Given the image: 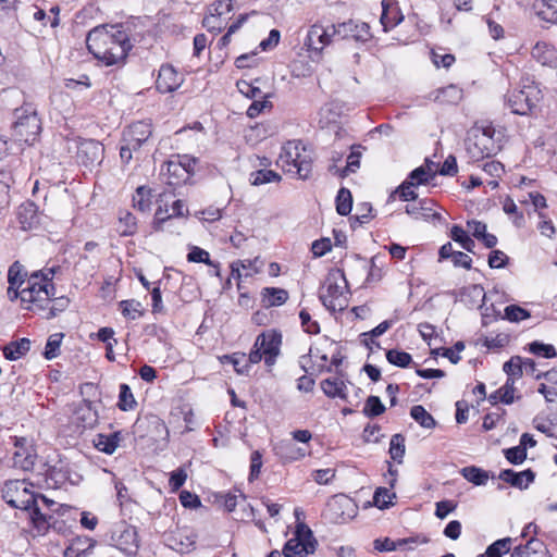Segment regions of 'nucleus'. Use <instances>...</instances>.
<instances>
[{
    "label": "nucleus",
    "mask_w": 557,
    "mask_h": 557,
    "mask_svg": "<svg viewBox=\"0 0 557 557\" xmlns=\"http://www.w3.org/2000/svg\"><path fill=\"white\" fill-rule=\"evenodd\" d=\"M54 269H49L47 272H35L27 280V273L24 271L23 265L15 261L8 271L9 287L7 290L8 298L11 301L21 299L22 307L35 308V306H42L44 301L48 300L49 292L45 287V282L52 280Z\"/></svg>",
    "instance_id": "1"
},
{
    "label": "nucleus",
    "mask_w": 557,
    "mask_h": 557,
    "mask_svg": "<svg viewBox=\"0 0 557 557\" xmlns=\"http://www.w3.org/2000/svg\"><path fill=\"white\" fill-rule=\"evenodd\" d=\"M88 51L104 65L125 60L132 48L128 35L119 25H101L91 29L86 38Z\"/></svg>",
    "instance_id": "2"
},
{
    "label": "nucleus",
    "mask_w": 557,
    "mask_h": 557,
    "mask_svg": "<svg viewBox=\"0 0 557 557\" xmlns=\"http://www.w3.org/2000/svg\"><path fill=\"white\" fill-rule=\"evenodd\" d=\"M32 483L26 480H9L2 487V498L13 508L29 511L32 522L38 533L49 528L51 516L41 512V505L37 503L36 494L30 491Z\"/></svg>",
    "instance_id": "3"
},
{
    "label": "nucleus",
    "mask_w": 557,
    "mask_h": 557,
    "mask_svg": "<svg viewBox=\"0 0 557 557\" xmlns=\"http://www.w3.org/2000/svg\"><path fill=\"white\" fill-rule=\"evenodd\" d=\"M277 163L288 173L299 178L309 177L312 170V158L300 141H288L282 149Z\"/></svg>",
    "instance_id": "4"
},
{
    "label": "nucleus",
    "mask_w": 557,
    "mask_h": 557,
    "mask_svg": "<svg viewBox=\"0 0 557 557\" xmlns=\"http://www.w3.org/2000/svg\"><path fill=\"white\" fill-rule=\"evenodd\" d=\"M492 125L475 127L466 144L467 152L472 161L495 156L500 150V139L495 138Z\"/></svg>",
    "instance_id": "5"
},
{
    "label": "nucleus",
    "mask_w": 557,
    "mask_h": 557,
    "mask_svg": "<svg viewBox=\"0 0 557 557\" xmlns=\"http://www.w3.org/2000/svg\"><path fill=\"white\" fill-rule=\"evenodd\" d=\"M14 116L15 136L27 144L35 141L41 131V122L36 108L32 103H24L15 109Z\"/></svg>",
    "instance_id": "6"
},
{
    "label": "nucleus",
    "mask_w": 557,
    "mask_h": 557,
    "mask_svg": "<svg viewBox=\"0 0 557 557\" xmlns=\"http://www.w3.org/2000/svg\"><path fill=\"white\" fill-rule=\"evenodd\" d=\"M541 100V90L532 84L523 85L520 89L508 91L505 103L513 114L527 115L532 113Z\"/></svg>",
    "instance_id": "7"
},
{
    "label": "nucleus",
    "mask_w": 557,
    "mask_h": 557,
    "mask_svg": "<svg viewBox=\"0 0 557 557\" xmlns=\"http://www.w3.org/2000/svg\"><path fill=\"white\" fill-rule=\"evenodd\" d=\"M345 277L339 273H332L325 282V290L320 294V300L330 311H343L348 305L345 295Z\"/></svg>",
    "instance_id": "8"
},
{
    "label": "nucleus",
    "mask_w": 557,
    "mask_h": 557,
    "mask_svg": "<svg viewBox=\"0 0 557 557\" xmlns=\"http://www.w3.org/2000/svg\"><path fill=\"white\" fill-rule=\"evenodd\" d=\"M317 547V540L312 531L305 524L296 528L295 536L289 539L283 548L285 557H307L313 554Z\"/></svg>",
    "instance_id": "9"
},
{
    "label": "nucleus",
    "mask_w": 557,
    "mask_h": 557,
    "mask_svg": "<svg viewBox=\"0 0 557 557\" xmlns=\"http://www.w3.org/2000/svg\"><path fill=\"white\" fill-rule=\"evenodd\" d=\"M51 281L52 280L45 282V287L49 292L48 300L44 301L41 307L32 304L35 308H26V310L38 312L47 320L57 317L60 312H63L70 304V300L66 297H54L55 288Z\"/></svg>",
    "instance_id": "10"
},
{
    "label": "nucleus",
    "mask_w": 557,
    "mask_h": 557,
    "mask_svg": "<svg viewBox=\"0 0 557 557\" xmlns=\"http://www.w3.org/2000/svg\"><path fill=\"white\" fill-rule=\"evenodd\" d=\"M333 28H335V24L327 26H323L320 23L313 24L307 33L305 46L309 51L321 53L337 37V34H333Z\"/></svg>",
    "instance_id": "11"
},
{
    "label": "nucleus",
    "mask_w": 557,
    "mask_h": 557,
    "mask_svg": "<svg viewBox=\"0 0 557 557\" xmlns=\"http://www.w3.org/2000/svg\"><path fill=\"white\" fill-rule=\"evenodd\" d=\"M282 335L274 330L261 333L255 341V347L261 349L268 367H272L275 363L276 357L280 355Z\"/></svg>",
    "instance_id": "12"
},
{
    "label": "nucleus",
    "mask_w": 557,
    "mask_h": 557,
    "mask_svg": "<svg viewBox=\"0 0 557 557\" xmlns=\"http://www.w3.org/2000/svg\"><path fill=\"white\" fill-rule=\"evenodd\" d=\"M36 458V449L26 438L14 437V450L11 458L13 468L29 471L34 468Z\"/></svg>",
    "instance_id": "13"
},
{
    "label": "nucleus",
    "mask_w": 557,
    "mask_h": 557,
    "mask_svg": "<svg viewBox=\"0 0 557 557\" xmlns=\"http://www.w3.org/2000/svg\"><path fill=\"white\" fill-rule=\"evenodd\" d=\"M76 158L85 166L99 164L103 157V146L95 139L73 140Z\"/></svg>",
    "instance_id": "14"
},
{
    "label": "nucleus",
    "mask_w": 557,
    "mask_h": 557,
    "mask_svg": "<svg viewBox=\"0 0 557 557\" xmlns=\"http://www.w3.org/2000/svg\"><path fill=\"white\" fill-rule=\"evenodd\" d=\"M332 32L337 34L341 39H354L361 42H366L372 37L369 24L355 20L336 24Z\"/></svg>",
    "instance_id": "15"
},
{
    "label": "nucleus",
    "mask_w": 557,
    "mask_h": 557,
    "mask_svg": "<svg viewBox=\"0 0 557 557\" xmlns=\"http://www.w3.org/2000/svg\"><path fill=\"white\" fill-rule=\"evenodd\" d=\"M356 511L352 499L343 495L333 497L327 503L329 519L335 523H343L351 519Z\"/></svg>",
    "instance_id": "16"
},
{
    "label": "nucleus",
    "mask_w": 557,
    "mask_h": 557,
    "mask_svg": "<svg viewBox=\"0 0 557 557\" xmlns=\"http://www.w3.org/2000/svg\"><path fill=\"white\" fill-rule=\"evenodd\" d=\"M112 541L121 552L129 556L135 555L139 548L136 528L124 523L113 533Z\"/></svg>",
    "instance_id": "17"
},
{
    "label": "nucleus",
    "mask_w": 557,
    "mask_h": 557,
    "mask_svg": "<svg viewBox=\"0 0 557 557\" xmlns=\"http://www.w3.org/2000/svg\"><path fill=\"white\" fill-rule=\"evenodd\" d=\"M184 75L178 73L172 64H163L159 70L156 88L162 94L173 92L184 83Z\"/></svg>",
    "instance_id": "18"
},
{
    "label": "nucleus",
    "mask_w": 557,
    "mask_h": 557,
    "mask_svg": "<svg viewBox=\"0 0 557 557\" xmlns=\"http://www.w3.org/2000/svg\"><path fill=\"white\" fill-rule=\"evenodd\" d=\"M77 480L78 475L71 471L67 463L62 461L50 467L46 472L45 479L47 486L50 488L62 487L67 482L75 484Z\"/></svg>",
    "instance_id": "19"
},
{
    "label": "nucleus",
    "mask_w": 557,
    "mask_h": 557,
    "mask_svg": "<svg viewBox=\"0 0 557 557\" xmlns=\"http://www.w3.org/2000/svg\"><path fill=\"white\" fill-rule=\"evenodd\" d=\"M151 124L146 121H138L131 124L123 132V143L139 149L144 143L151 136Z\"/></svg>",
    "instance_id": "20"
},
{
    "label": "nucleus",
    "mask_w": 557,
    "mask_h": 557,
    "mask_svg": "<svg viewBox=\"0 0 557 557\" xmlns=\"http://www.w3.org/2000/svg\"><path fill=\"white\" fill-rule=\"evenodd\" d=\"M275 455L284 462H292L304 458L307 454L306 449L297 447L294 441L283 440L273 447Z\"/></svg>",
    "instance_id": "21"
},
{
    "label": "nucleus",
    "mask_w": 557,
    "mask_h": 557,
    "mask_svg": "<svg viewBox=\"0 0 557 557\" xmlns=\"http://www.w3.org/2000/svg\"><path fill=\"white\" fill-rule=\"evenodd\" d=\"M403 20L404 15L396 2L391 0L382 1V14L380 21L385 32L397 26Z\"/></svg>",
    "instance_id": "22"
},
{
    "label": "nucleus",
    "mask_w": 557,
    "mask_h": 557,
    "mask_svg": "<svg viewBox=\"0 0 557 557\" xmlns=\"http://www.w3.org/2000/svg\"><path fill=\"white\" fill-rule=\"evenodd\" d=\"M17 219L23 230H34L40 224L38 208L34 202L22 203L17 210Z\"/></svg>",
    "instance_id": "23"
},
{
    "label": "nucleus",
    "mask_w": 557,
    "mask_h": 557,
    "mask_svg": "<svg viewBox=\"0 0 557 557\" xmlns=\"http://www.w3.org/2000/svg\"><path fill=\"white\" fill-rule=\"evenodd\" d=\"M498 478L502 481L509 483L511 486L522 490L527 488L528 485L534 481L535 474L531 469L521 472L505 469L499 473Z\"/></svg>",
    "instance_id": "24"
},
{
    "label": "nucleus",
    "mask_w": 557,
    "mask_h": 557,
    "mask_svg": "<svg viewBox=\"0 0 557 557\" xmlns=\"http://www.w3.org/2000/svg\"><path fill=\"white\" fill-rule=\"evenodd\" d=\"M30 349V341L28 338H20L15 342H10L3 347V355L8 360H17L24 357Z\"/></svg>",
    "instance_id": "25"
},
{
    "label": "nucleus",
    "mask_w": 557,
    "mask_h": 557,
    "mask_svg": "<svg viewBox=\"0 0 557 557\" xmlns=\"http://www.w3.org/2000/svg\"><path fill=\"white\" fill-rule=\"evenodd\" d=\"M323 393L330 398L346 399V385L343 380L338 377H327L321 382Z\"/></svg>",
    "instance_id": "26"
},
{
    "label": "nucleus",
    "mask_w": 557,
    "mask_h": 557,
    "mask_svg": "<svg viewBox=\"0 0 557 557\" xmlns=\"http://www.w3.org/2000/svg\"><path fill=\"white\" fill-rule=\"evenodd\" d=\"M534 8L540 18L557 24V0H535Z\"/></svg>",
    "instance_id": "27"
},
{
    "label": "nucleus",
    "mask_w": 557,
    "mask_h": 557,
    "mask_svg": "<svg viewBox=\"0 0 557 557\" xmlns=\"http://www.w3.org/2000/svg\"><path fill=\"white\" fill-rule=\"evenodd\" d=\"M264 307L281 306L288 299L287 290L276 287H265L261 292Z\"/></svg>",
    "instance_id": "28"
},
{
    "label": "nucleus",
    "mask_w": 557,
    "mask_h": 557,
    "mask_svg": "<svg viewBox=\"0 0 557 557\" xmlns=\"http://www.w3.org/2000/svg\"><path fill=\"white\" fill-rule=\"evenodd\" d=\"M120 440V433L117 432L109 435L99 434L95 440V446L98 450L111 455L116 450Z\"/></svg>",
    "instance_id": "29"
},
{
    "label": "nucleus",
    "mask_w": 557,
    "mask_h": 557,
    "mask_svg": "<svg viewBox=\"0 0 557 557\" xmlns=\"http://www.w3.org/2000/svg\"><path fill=\"white\" fill-rule=\"evenodd\" d=\"M460 473L467 481L478 486L484 485L490 478L487 471L475 466L465 467L460 470Z\"/></svg>",
    "instance_id": "30"
},
{
    "label": "nucleus",
    "mask_w": 557,
    "mask_h": 557,
    "mask_svg": "<svg viewBox=\"0 0 557 557\" xmlns=\"http://www.w3.org/2000/svg\"><path fill=\"white\" fill-rule=\"evenodd\" d=\"M410 416L422 428L434 429L436 426L435 419L421 405H416L411 407Z\"/></svg>",
    "instance_id": "31"
},
{
    "label": "nucleus",
    "mask_w": 557,
    "mask_h": 557,
    "mask_svg": "<svg viewBox=\"0 0 557 557\" xmlns=\"http://www.w3.org/2000/svg\"><path fill=\"white\" fill-rule=\"evenodd\" d=\"M134 208L141 212H147L151 207V189L146 186H139L133 196Z\"/></svg>",
    "instance_id": "32"
},
{
    "label": "nucleus",
    "mask_w": 557,
    "mask_h": 557,
    "mask_svg": "<svg viewBox=\"0 0 557 557\" xmlns=\"http://www.w3.org/2000/svg\"><path fill=\"white\" fill-rule=\"evenodd\" d=\"M352 208V197L347 188H341L336 196V211L341 215H348Z\"/></svg>",
    "instance_id": "33"
},
{
    "label": "nucleus",
    "mask_w": 557,
    "mask_h": 557,
    "mask_svg": "<svg viewBox=\"0 0 557 557\" xmlns=\"http://www.w3.org/2000/svg\"><path fill=\"white\" fill-rule=\"evenodd\" d=\"M450 236L456 243H459L465 250L473 252L475 243L468 236L461 226L454 225L450 231Z\"/></svg>",
    "instance_id": "34"
},
{
    "label": "nucleus",
    "mask_w": 557,
    "mask_h": 557,
    "mask_svg": "<svg viewBox=\"0 0 557 557\" xmlns=\"http://www.w3.org/2000/svg\"><path fill=\"white\" fill-rule=\"evenodd\" d=\"M13 182L12 174L9 171H0V209L10 202V186Z\"/></svg>",
    "instance_id": "35"
},
{
    "label": "nucleus",
    "mask_w": 557,
    "mask_h": 557,
    "mask_svg": "<svg viewBox=\"0 0 557 557\" xmlns=\"http://www.w3.org/2000/svg\"><path fill=\"white\" fill-rule=\"evenodd\" d=\"M405 450V437L401 434L393 435L389 443L391 458L394 461L401 463Z\"/></svg>",
    "instance_id": "36"
},
{
    "label": "nucleus",
    "mask_w": 557,
    "mask_h": 557,
    "mask_svg": "<svg viewBox=\"0 0 557 557\" xmlns=\"http://www.w3.org/2000/svg\"><path fill=\"white\" fill-rule=\"evenodd\" d=\"M281 180L280 174L272 170H259L250 174V182L255 186L263 185L271 182H278Z\"/></svg>",
    "instance_id": "37"
},
{
    "label": "nucleus",
    "mask_w": 557,
    "mask_h": 557,
    "mask_svg": "<svg viewBox=\"0 0 557 557\" xmlns=\"http://www.w3.org/2000/svg\"><path fill=\"white\" fill-rule=\"evenodd\" d=\"M385 411V406L377 396H369L366 400L362 413L368 418L377 417Z\"/></svg>",
    "instance_id": "38"
},
{
    "label": "nucleus",
    "mask_w": 557,
    "mask_h": 557,
    "mask_svg": "<svg viewBox=\"0 0 557 557\" xmlns=\"http://www.w3.org/2000/svg\"><path fill=\"white\" fill-rule=\"evenodd\" d=\"M436 175V171H433L431 168L426 169L424 166H419L414 169L409 176L407 177V181L414 182L416 186H419L421 184L429 183L431 180H433Z\"/></svg>",
    "instance_id": "39"
},
{
    "label": "nucleus",
    "mask_w": 557,
    "mask_h": 557,
    "mask_svg": "<svg viewBox=\"0 0 557 557\" xmlns=\"http://www.w3.org/2000/svg\"><path fill=\"white\" fill-rule=\"evenodd\" d=\"M395 497L396 494L391 492V490L386 487H379L374 492L373 504L380 509H385L393 504V498Z\"/></svg>",
    "instance_id": "40"
},
{
    "label": "nucleus",
    "mask_w": 557,
    "mask_h": 557,
    "mask_svg": "<svg viewBox=\"0 0 557 557\" xmlns=\"http://www.w3.org/2000/svg\"><path fill=\"white\" fill-rule=\"evenodd\" d=\"M386 359L389 363L399 368H407L412 361L410 354L397 349L387 350Z\"/></svg>",
    "instance_id": "41"
},
{
    "label": "nucleus",
    "mask_w": 557,
    "mask_h": 557,
    "mask_svg": "<svg viewBox=\"0 0 557 557\" xmlns=\"http://www.w3.org/2000/svg\"><path fill=\"white\" fill-rule=\"evenodd\" d=\"M529 351L535 356L547 359L555 358L557 356L556 349L553 345L544 344L539 341H534L529 344Z\"/></svg>",
    "instance_id": "42"
},
{
    "label": "nucleus",
    "mask_w": 557,
    "mask_h": 557,
    "mask_svg": "<svg viewBox=\"0 0 557 557\" xmlns=\"http://www.w3.org/2000/svg\"><path fill=\"white\" fill-rule=\"evenodd\" d=\"M512 540L510 537H505L495 541L491 544L486 549V557H503L504 554L510 550V544Z\"/></svg>",
    "instance_id": "43"
},
{
    "label": "nucleus",
    "mask_w": 557,
    "mask_h": 557,
    "mask_svg": "<svg viewBox=\"0 0 557 557\" xmlns=\"http://www.w3.org/2000/svg\"><path fill=\"white\" fill-rule=\"evenodd\" d=\"M503 370L508 375V377L513 380L521 377L523 374L522 358L520 356L511 357L507 362L504 363Z\"/></svg>",
    "instance_id": "44"
},
{
    "label": "nucleus",
    "mask_w": 557,
    "mask_h": 557,
    "mask_svg": "<svg viewBox=\"0 0 557 557\" xmlns=\"http://www.w3.org/2000/svg\"><path fill=\"white\" fill-rule=\"evenodd\" d=\"M187 260L189 262H202L208 265L214 267L216 269L215 275H218V276L220 275L219 264L211 261L209 252L199 247H194L191 249V251L187 255Z\"/></svg>",
    "instance_id": "45"
},
{
    "label": "nucleus",
    "mask_w": 557,
    "mask_h": 557,
    "mask_svg": "<svg viewBox=\"0 0 557 557\" xmlns=\"http://www.w3.org/2000/svg\"><path fill=\"white\" fill-rule=\"evenodd\" d=\"M527 557H533L535 555H540L541 557H547L548 550L546 549L544 543L535 537H531L525 545H522Z\"/></svg>",
    "instance_id": "46"
},
{
    "label": "nucleus",
    "mask_w": 557,
    "mask_h": 557,
    "mask_svg": "<svg viewBox=\"0 0 557 557\" xmlns=\"http://www.w3.org/2000/svg\"><path fill=\"white\" fill-rule=\"evenodd\" d=\"M119 408L123 411L131 410L135 407L136 400L134 395L127 384L120 385V395H119Z\"/></svg>",
    "instance_id": "47"
},
{
    "label": "nucleus",
    "mask_w": 557,
    "mask_h": 557,
    "mask_svg": "<svg viewBox=\"0 0 557 557\" xmlns=\"http://www.w3.org/2000/svg\"><path fill=\"white\" fill-rule=\"evenodd\" d=\"M531 317L530 312L517 305H509L505 308L504 319L510 322H520Z\"/></svg>",
    "instance_id": "48"
},
{
    "label": "nucleus",
    "mask_w": 557,
    "mask_h": 557,
    "mask_svg": "<svg viewBox=\"0 0 557 557\" xmlns=\"http://www.w3.org/2000/svg\"><path fill=\"white\" fill-rule=\"evenodd\" d=\"M461 89L455 85H449L438 90L436 99L442 102L457 103L461 99Z\"/></svg>",
    "instance_id": "49"
},
{
    "label": "nucleus",
    "mask_w": 557,
    "mask_h": 557,
    "mask_svg": "<svg viewBox=\"0 0 557 557\" xmlns=\"http://www.w3.org/2000/svg\"><path fill=\"white\" fill-rule=\"evenodd\" d=\"M62 338V333H55L49 336L44 352L46 359L51 360L59 355Z\"/></svg>",
    "instance_id": "50"
},
{
    "label": "nucleus",
    "mask_w": 557,
    "mask_h": 557,
    "mask_svg": "<svg viewBox=\"0 0 557 557\" xmlns=\"http://www.w3.org/2000/svg\"><path fill=\"white\" fill-rule=\"evenodd\" d=\"M416 187V183L414 182H409V181H405L403 182V184L394 191V194H392L391 197H393L394 195H398V197L403 200V201H410V200H416L418 198V195L417 193L414 191V188Z\"/></svg>",
    "instance_id": "51"
},
{
    "label": "nucleus",
    "mask_w": 557,
    "mask_h": 557,
    "mask_svg": "<svg viewBox=\"0 0 557 557\" xmlns=\"http://www.w3.org/2000/svg\"><path fill=\"white\" fill-rule=\"evenodd\" d=\"M225 360L230 361L238 374H246L248 373L249 364L247 362L246 354L243 352H236L232 356H224Z\"/></svg>",
    "instance_id": "52"
},
{
    "label": "nucleus",
    "mask_w": 557,
    "mask_h": 557,
    "mask_svg": "<svg viewBox=\"0 0 557 557\" xmlns=\"http://www.w3.org/2000/svg\"><path fill=\"white\" fill-rule=\"evenodd\" d=\"M221 17V15H218L212 11H209V14L206 15L202 21V26L206 27L208 32L220 33L225 24V22L222 21Z\"/></svg>",
    "instance_id": "53"
},
{
    "label": "nucleus",
    "mask_w": 557,
    "mask_h": 557,
    "mask_svg": "<svg viewBox=\"0 0 557 557\" xmlns=\"http://www.w3.org/2000/svg\"><path fill=\"white\" fill-rule=\"evenodd\" d=\"M506 459L512 465H520L527 459V448L521 445L504 450Z\"/></svg>",
    "instance_id": "54"
},
{
    "label": "nucleus",
    "mask_w": 557,
    "mask_h": 557,
    "mask_svg": "<svg viewBox=\"0 0 557 557\" xmlns=\"http://www.w3.org/2000/svg\"><path fill=\"white\" fill-rule=\"evenodd\" d=\"M394 322H395L394 320H385V321L381 322L377 326H375L373 330L363 333L362 336L370 337L371 343L373 345H375L376 347H380V344L376 343L373 338L383 335L394 324ZM364 343L367 346H369L367 338H364Z\"/></svg>",
    "instance_id": "55"
},
{
    "label": "nucleus",
    "mask_w": 557,
    "mask_h": 557,
    "mask_svg": "<svg viewBox=\"0 0 557 557\" xmlns=\"http://www.w3.org/2000/svg\"><path fill=\"white\" fill-rule=\"evenodd\" d=\"M532 55L542 64H546L554 55V49L548 48L545 44L537 42L532 49Z\"/></svg>",
    "instance_id": "56"
},
{
    "label": "nucleus",
    "mask_w": 557,
    "mask_h": 557,
    "mask_svg": "<svg viewBox=\"0 0 557 557\" xmlns=\"http://www.w3.org/2000/svg\"><path fill=\"white\" fill-rule=\"evenodd\" d=\"M237 88H238L239 92L243 94L244 96H246L247 98H250V99L263 98L261 89L249 82H246V81L237 82Z\"/></svg>",
    "instance_id": "57"
},
{
    "label": "nucleus",
    "mask_w": 557,
    "mask_h": 557,
    "mask_svg": "<svg viewBox=\"0 0 557 557\" xmlns=\"http://www.w3.org/2000/svg\"><path fill=\"white\" fill-rule=\"evenodd\" d=\"M120 223L124 226L121 233L124 236L133 235L136 231V219L131 212H122L120 218Z\"/></svg>",
    "instance_id": "58"
},
{
    "label": "nucleus",
    "mask_w": 557,
    "mask_h": 557,
    "mask_svg": "<svg viewBox=\"0 0 557 557\" xmlns=\"http://www.w3.org/2000/svg\"><path fill=\"white\" fill-rule=\"evenodd\" d=\"M405 541L395 542L389 537L385 539H376L373 541V547L377 552H393L396 550L398 546H403Z\"/></svg>",
    "instance_id": "59"
},
{
    "label": "nucleus",
    "mask_w": 557,
    "mask_h": 557,
    "mask_svg": "<svg viewBox=\"0 0 557 557\" xmlns=\"http://www.w3.org/2000/svg\"><path fill=\"white\" fill-rule=\"evenodd\" d=\"M77 414H79L78 419L83 421L84 428H92L97 422V413L90 408L89 405L82 407L77 411Z\"/></svg>",
    "instance_id": "60"
},
{
    "label": "nucleus",
    "mask_w": 557,
    "mask_h": 557,
    "mask_svg": "<svg viewBox=\"0 0 557 557\" xmlns=\"http://www.w3.org/2000/svg\"><path fill=\"white\" fill-rule=\"evenodd\" d=\"M120 307L122 309V313L124 317L131 318L135 320L140 315L139 307L140 304L135 300H123L120 302Z\"/></svg>",
    "instance_id": "61"
},
{
    "label": "nucleus",
    "mask_w": 557,
    "mask_h": 557,
    "mask_svg": "<svg viewBox=\"0 0 557 557\" xmlns=\"http://www.w3.org/2000/svg\"><path fill=\"white\" fill-rule=\"evenodd\" d=\"M299 318L301 320V325L304 330L309 334H319L320 325L317 321L311 319V315L306 310H301L299 313Z\"/></svg>",
    "instance_id": "62"
},
{
    "label": "nucleus",
    "mask_w": 557,
    "mask_h": 557,
    "mask_svg": "<svg viewBox=\"0 0 557 557\" xmlns=\"http://www.w3.org/2000/svg\"><path fill=\"white\" fill-rule=\"evenodd\" d=\"M500 391H502L500 401L506 405L512 404L515 400V397H513L515 380L511 377H508L506 383L500 387Z\"/></svg>",
    "instance_id": "63"
},
{
    "label": "nucleus",
    "mask_w": 557,
    "mask_h": 557,
    "mask_svg": "<svg viewBox=\"0 0 557 557\" xmlns=\"http://www.w3.org/2000/svg\"><path fill=\"white\" fill-rule=\"evenodd\" d=\"M508 262V257L502 250H493L488 256V265L492 269L505 268Z\"/></svg>",
    "instance_id": "64"
}]
</instances>
